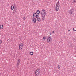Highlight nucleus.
<instances>
[{
    "label": "nucleus",
    "instance_id": "f257e3e1",
    "mask_svg": "<svg viewBox=\"0 0 76 76\" xmlns=\"http://www.w3.org/2000/svg\"><path fill=\"white\" fill-rule=\"evenodd\" d=\"M74 12H75V10L73 8H72V9L69 10V14L70 16H72V15H73Z\"/></svg>",
    "mask_w": 76,
    "mask_h": 76
},
{
    "label": "nucleus",
    "instance_id": "f03ea898",
    "mask_svg": "<svg viewBox=\"0 0 76 76\" xmlns=\"http://www.w3.org/2000/svg\"><path fill=\"white\" fill-rule=\"evenodd\" d=\"M60 8V3H59V1L57 2L56 4V11H58V9Z\"/></svg>",
    "mask_w": 76,
    "mask_h": 76
},
{
    "label": "nucleus",
    "instance_id": "7ed1b4c3",
    "mask_svg": "<svg viewBox=\"0 0 76 76\" xmlns=\"http://www.w3.org/2000/svg\"><path fill=\"white\" fill-rule=\"evenodd\" d=\"M35 74L36 76H39V74H40V69H38L35 72Z\"/></svg>",
    "mask_w": 76,
    "mask_h": 76
},
{
    "label": "nucleus",
    "instance_id": "20e7f679",
    "mask_svg": "<svg viewBox=\"0 0 76 76\" xmlns=\"http://www.w3.org/2000/svg\"><path fill=\"white\" fill-rule=\"evenodd\" d=\"M45 16H46V14H41V16L42 18V21L45 20Z\"/></svg>",
    "mask_w": 76,
    "mask_h": 76
},
{
    "label": "nucleus",
    "instance_id": "39448f33",
    "mask_svg": "<svg viewBox=\"0 0 76 76\" xmlns=\"http://www.w3.org/2000/svg\"><path fill=\"white\" fill-rule=\"evenodd\" d=\"M52 40V38L51 37H48V42L49 43L50 42H51V41Z\"/></svg>",
    "mask_w": 76,
    "mask_h": 76
},
{
    "label": "nucleus",
    "instance_id": "423d86ee",
    "mask_svg": "<svg viewBox=\"0 0 76 76\" xmlns=\"http://www.w3.org/2000/svg\"><path fill=\"white\" fill-rule=\"evenodd\" d=\"M20 63V60L19 59H18V61H17V67H19V63Z\"/></svg>",
    "mask_w": 76,
    "mask_h": 76
},
{
    "label": "nucleus",
    "instance_id": "0eeeda50",
    "mask_svg": "<svg viewBox=\"0 0 76 76\" xmlns=\"http://www.w3.org/2000/svg\"><path fill=\"white\" fill-rule=\"evenodd\" d=\"M17 11V8L16 7H14V10L13 11L12 13H15V12H16Z\"/></svg>",
    "mask_w": 76,
    "mask_h": 76
},
{
    "label": "nucleus",
    "instance_id": "6e6552de",
    "mask_svg": "<svg viewBox=\"0 0 76 76\" xmlns=\"http://www.w3.org/2000/svg\"><path fill=\"white\" fill-rule=\"evenodd\" d=\"M40 13H41V14H42L45 15H46V12H45V10H44V9H43V10H42V12H41Z\"/></svg>",
    "mask_w": 76,
    "mask_h": 76
},
{
    "label": "nucleus",
    "instance_id": "1a4fd4ad",
    "mask_svg": "<svg viewBox=\"0 0 76 76\" xmlns=\"http://www.w3.org/2000/svg\"><path fill=\"white\" fill-rule=\"evenodd\" d=\"M33 21L34 22V23H35L36 21H37V19L35 18L34 17L33 18Z\"/></svg>",
    "mask_w": 76,
    "mask_h": 76
},
{
    "label": "nucleus",
    "instance_id": "9d476101",
    "mask_svg": "<svg viewBox=\"0 0 76 76\" xmlns=\"http://www.w3.org/2000/svg\"><path fill=\"white\" fill-rule=\"evenodd\" d=\"M36 18H37V19H38V18H39V14L36 15Z\"/></svg>",
    "mask_w": 76,
    "mask_h": 76
},
{
    "label": "nucleus",
    "instance_id": "9b49d317",
    "mask_svg": "<svg viewBox=\"0 0 76 76\" xmlns=\"http://www.w3.org/2000/svg\"><path fill=\"white\" fill-rule=\"evenodd\" d=\"M36 13H37V14H39V13H40V11H39V10H37Z\"/></svg>",
    "mask_w": 76,
    "mask_h": 76
},
{
    "label": "nucleus",
    "instance_id": "f8f14e48",
    "mask_svg": "<svg viewBox=\"0 0 76 76\" xmlns=\"http://www.w3.org/2000/svg\"><path fill=\"white\" fill-rule=\"evenodd\" d=\"M36 15H37V14L35 13H34L33 14V16L34 18H35L36 16Z\"/></svg>",
    "mask_w": 76,
    "mask_h": 76
},
{
    "label": "nucleus",
    "instance_id": "ddd939ff",
    "mask_svg": "<svg viewBox=\"0 0 76 76\" xmlns=\"http://www.w3.org/2000/svg\"><path fill=\"white\" fill-rule=\"evenodd\" d=\"M0 28L1 29H2L3 28V25H1L0 26Z\"/></svg>",
    "mask_w": 76,
    "mask_h": 76
},
{
    "label": "nucleus",
    "instance_id": "4468645a",
    "mask_svg": "<svg viewBox=\"0 0 76 76\" xmlns=\"http://www.w3.org/2000/svg\"><path fill=\"white\" fill-rule=\"evenodd\" d=\"M33 54H34V53H33V52L31 51L30 52L29 54L31 56H32V55H33Z\"/></svg>",
    "mask_w": 76,
    "mask_h": 76
},
{
    "label": "nucleus",
    "instance_id": "2eb2a0df",
    "mask_svg": "<svg viewBox=\"0 0 76 76\" xmlns=\"http://www.w3.org/2000/svg\"><path fill=\"white\" fill-rule=\"evenodd\" d=\"M14 7H14V6H11V10H13V9H14Z\"/></svg>",
    "mask_w": 76,
    "mask_h": 76
},
{
    "label": "nucleus",
    "instance_id": "dca6fc26",
    "mask_svg": "<svg viewBox=\"0 0 76 76\" xmlns=\"http://www.w3.org/2000/svg\"><path fill=\"white\" fill-rule=\"evenodd\" d=\"M37 19V21H38V22H40V21H41V19H40L39 18Z\"/></svg>",
    "mask_w": 76,
    "mask_h": 76
},
{
    "label": "nucleus",
    "instance_id": "f3484780",
    "mask_svg": "<svg viewBox=\"0 0 76 76\" xmlns=\"http://www.w3.org/2000/svg\"><path fill=\"white\" fill-rule=\"evenodd\" d=\"M19 46H20L21 47H23V44L22 43L20 44Z\"/></svg>",
    "mask_w": 76,
    "mask_h": 76
},
{
    "label": "nucleus",
    "instance_id": "a211bd4d",
    "mask_svg": "<svg viewBox=\"0 0 76 76\" xmlns=\"http://www.w3.org/2000/svg\"><path fill=\"white\" fill-rule=\"evenodd\" d=\"M23 47L22 46H19V49H20V50H22V49Z\"/></svg>",
    "mask_w": 76,
    "mask_h": 76
},
{
    "label": "nucleus",
    "instance_id": "6ab92c4d",
    "mask_svg": "<svg viewBox=\"0 0 76 76\" xmlns=\"http://www.w3.org/2000/svg\"><path fill=\"white\" fill-rule=\"evenodd\" d=\"M43 39L44 40H45V39H46V37H43Z\"/></svg>",
    "mask_w": 76,
    "mask_h": 76
},
{
    "label": "nucleus",
    "instance_id": "aec40b11",
    "mask_svg": "<svg viewBox=\"0 0 76 76\" xmlns=\"http://www.w3.org/2000/svg\"><path fill=\"white\" fill-rule=\"evenodd\" d=\"M73 3H76V1H75V0H74L73 1Z\"/></svg>",
    "mask_w": 76,
    "mask_h": 76
},
{
    "label": "nucleus",
    "instance_id": "412c9836",
    "mask_svg": "<svg viewBox=\"0 0 76 76\" xmlns=\"http://www.w3.org/2000/svg\"><path fill=\"white\" fill-rule=\"evenodd\" d=\"M58 69H59V68H60V66L59 65H58Z\"/></svg>",
    "mask_w": 76,
    "mask_h": 76
},
{
    "label": "nucleus",
    "instance_id": "4be33fe9",
    "mask_svg": "<svg viewBox=\"0 0 76 76\" xmlns=\"http://www.w3.org/2000/svg\"><path fill=\"white\" fill-rule=\"evenodd\" d=\"M23 20H25V19H26V18H25V17H23Z\"/></svg>",
    "mask_w": 76,
    "mask_h": 76
},
{
    "label": "nucleus",
    "instance_id": "5701e85b",
    "mask_svg": "<svg viewBox=\"0 0 76 76\" xmlns=\"http://www.w3.org/2000/svg\"><path fill=\"white\" fill-rule=\"evenodd\" d=\"M73 30L74 31H76V30H75V28H73Z\"/></svg>",
    "mask_w": 76,
    "mask_h": 76
},
{
    "label": "nucleus",
    "instance_id": "b1692460",
    "mask_svg": "<svg viewBox=\"0 0 76 76\" xmlns=\"http://www.w3.org/2000/svg\"><path fill=\"white\" fill-rule=\"evenodd\" d=\"M1 42H2V41L1 40H0V44H1Z\"/></svg>",
    "mask_w": 76,
    "mask_h": 76
},
{
    "label": "nucleus",
    "instance_id": "393cba45",
    "mask_svg": "<svg viewBox=\"0 0 76 76\" xmlns=\"http://www.w3.org/2000/svg\"><path fill=\"white\" fill-rule=\"evenodd\" d=\"M50 35H51V32H50Z\"/></svg>",
    "mask_w": 76,
    "mask_h": 76
},
{
    "label": "nucleus",
    "instance_id": "a878e982",
    "mask_svg": "<svg viewBox=\"0 0 76 76\" xmlns=\"http://www.w3.org/2000/svg\"><path fill=\"white\" fill-rule=\"evenodd\" d=\"M52 33H53V34L54 33V31H52Z\"/></svg>",
    "mask_w": 76,
    "mask_h": 76
},
{
    "label": "nucleus",
    "instance_id": "bb28decb",
    "mask_svg": "<svg viewBox=\"0 0 76 76\" xmlns=\"http://www.w3.org/2000/svg\"><path fill=\"white\" fill-rule=\"evenodd\" d=\"M68 31H69V32H70V30H68Z\"/></svg>",
    "mask_w": 76,
    "mask_h": 76
}]
</instances>
